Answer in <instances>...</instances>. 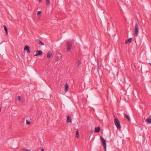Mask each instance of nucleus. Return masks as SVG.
Returning <instances> with one entry per match:
<instances>
[{"label":"nucleus","instance_id":"obj_1","mask_svg":"<svg viewBox=\"0 0 151 151\" xmlns=\"http://www.w3.org/2000/svg\"><path fill=\"white\" fill-rule=\"evenodd\" d=\"M134 35L135 36L137 37L138 35L139 27V25L137 22L135 23L134 27Z\"/></svg>","mask_w":151,"mask_h":151},{"label":"nucleus","instance_id":"obj_2","mask_svg":"<svg viewBox=\"0 0 151 151\" xmlns=\"http://www.w3.org/2000/svg\"><path fill=\"white\" fill-rule=\"evenodd\" d=\"M100 138L103 146L104 149L105 151H106V140L102 136H100Z\"/></svg>","mask_w":151,"mask_h":151},{"label":"nucleus","instance_id":"obj_3","mask_svg":"<svg viewBox=\"0 0 151 151\" xmlns=\"http://www.w3.org/2000/svg\"><path fill=\"white\" fill-rule=\"evenodd\" d=\"M114 122L117 128L118 129H120L121 128V126L120 122L118 121V119L117 118H115L114 119Z\"/></svg>","mask_w":151,"mask_h":151},{"label":"nucleus","instance_id":"obj_4","mask_svg":"<svg viewBox=\"0 0 151 151\" xmlns=\"http://www.w3.org/2000/svg\"><path fill=\"white\" fill-rule=\"evenodd\" d=\"M29 49L30 48L29 46L26 45L24 47V50H27V53H29L30 52Z\"/></svg>","mask_w":151,"mask_h":151},{"label":"nucleus","instance_id":"obj_5","mask_svg":"<svg viewBox=\"0 0 151 151\" xmlns=\"http://www.w3.org/2000/svg\"><path fill=\"white\" fill-rule=\"evenodd\" d=\"M42 52L41 50H37L36 52V53L35 55V56H37L39 55H42Z\"/></svg>","mask_w":151,"mask_h":151},{"label":"nucleus","instance_id":"obj_6","mask_svg":"<svg viewBox=\"0 0 151 151\" xmlns=\"http://www.w3.org/2000/svg\"><path fill=\"white\" fill-rule=\"evenodd\" d=\"M36 41L37 42V43L40 45H44V43L42 42L41 41H40L39 39H37Z\"/></svg>","mask_w":151,"mask_h":151},{"label":"nucleus","instance_id":"obj_7","mask_svg":"<svg viewBox=\"0 0 151 151\" xmlns=\"http://www.w3.org/2000/svg\"><path fill=\"white\" fill-rule=\"evenodd\" d=\"M67 123H69L71 122V119L70 116L69 115L67 117Z\"/></svg>","mask_w":151,"mask_h":151},{"label":"nucleus","instance_id":"obj_8","mask_svg":"<svg viewBox=\"0 0 151 151\" xmlns=\"http://www.w3.org/2000/svg\"><path fill=\"white\" fill-rule=\"evenodd\" d=\"M146 121L148 124H151V117L147 118L146 120Z\"/></svg>","mask_w":151,"mask_h":151},{"label":"nucleus","instance_id":"obj_9","mask_svg":"<svg viewBox=\"0 0 151 151\" xmlns=\"http://www.w3.org/2000/svg\"><path fill=\"white\" fill-rule=\"evenodd\" d=\"M124 117L127 119L129 121H130V118L128 115L125 114V113H124Z\"/></svg>","mask_w":151,"mask_h":151},{"label":"nucleus","instance_id":"obj_10","mask_svg":"<svg viewBox=\"0 0 151 151\" xmlns=\"http://www.w3.org/2000/svg\"><path fill=\"white\" fill-rule=\"evenodd\" d=\"M68 84L67 83H66L65 86V92H66L68 90Z\"/></svg>","mask_w":151,"mask_h":151},{"label":"nucleus","instance_id":"obj_11","mask_svg":"<svg viewBox=\"0 0 151 151\" xmlns=\"http://www.w3.org/2000/svg\"><path fill=\"white\" fill-rule=\"evenodd\" d=\"M132 38H129L128 39L126 40L125 41V43L126 44L128 43V42H129L130 43L132 42Z\"/></svg>","mask_w":151,"mask_h":151},{"label":"nucleus","instance_id":"obj_12","mask_svg":"<svg viewBox=\"0 0 151 151\" xmlns=\"http://www.w3.org/2000/svg\"><path fill=\"white\" fill-rule=\"evenodd\" d=\"M52 54V52H49L47 54V58H50Z\"/></svg>","mask_w":151,"mask_h":151},{"label":"nucleus","instance_id":"obj_13","mask_svg":"<svg viewBox=\"0 0 151 151\" xmlns=\"http://www.w3.org/2000/svg\"><path fill=\"white\" fill-rule=\"evenodd\" d=\"M100 127L95 128V129L94 132H98L100 131Z\"/></svg>","mask_w":151,"mask_h":151},{"label":"nucleus","instance_id":"obj_14","mask_svg":"<svg viewBox=\"0 0 151 151\" xmlns=\"http://www.w3.org/2000/svg\"><path fill=\"white\" fill-rule=\"evenodd\" d=\"M67 47H72L71 43L70 41H67Z\"/></svg>","mask_w":151,"mask_h":151},{"label":"nucleus","instance_id":"obj_15","mask_svg":"<svg viewBox=\"0 0 151 151\" xmlns=\"http://www.w3.org/2000/svg\"><path fill=\"white\" fill-rule=\"evenodd\" d=\"M4 29L6 32V35H7L8 33V31H7V29L5 25H4L3 26Z\"/></svg>","mask_w":151,"mask_h":151},{"label":"nucleus","instance_id":"obj_16","mask_svg":"<svg viewBox=\"0 0 151 151\" xmlns=\"http://www.w3.org/2000/svg\"><path fill=\"white\" fill-rule=\"evenodd\" d=\"M79 137L78 130L77 129L76 131V137L78 138Z\"/></svg>","mask_w":151,"mask_h":151},{"label":"nucleus","instance_id":"obj_17","mask_svg":"<svg viewBox=\"0 0 151 151\" xmlns=\"http://www.w3.org/2000/svg\"><path fill=\"white\" fill-rule=\"evenodd\" d=\"M50 4V0H46V4Z\"/></svg>","mask_w":151,"mask_h":151},{"label":"nucleus","instance_id":"obj_18","mask_svg":"<svg viewBox=\"0 0 151 151\" xmlns=\"http://www.w3.org/2000/svg\"><path fill=\"white\" fill-rule=\"evenodd\" d=\"M71 48V47H67V51H70Z\"/></svg>","mask_w":151,"mask_h":151},{"label":"nucleus","instance_id":"obj_19","mask_svg":"<svg viewBox=\"0 0 151 151\" xmlns=\"http://www.w3.org/2000/svg\"><path fill=\"white\" fill-rule=\"evenodd\" d=\"M41 11H38V12H37V16H39L40 14L41 13Z\"/></svg>","mask_w":151,"mask_h":151},{"label":"nucleus","instance_id":"obj_20","mask_svg":"<svg viewBox=\"0 0 151 151\" xmlns=\"http://www.w3.org/2000/svg\"><path fill=\"white\" fill-rule=\"evenodd\" d=\"M59 60V57L58 56H57L56 57L55 60L56 61H58Z\"/></svg>","mask_w":151,"mask_h":151},{"label":"nucleus","instance_id":"obj_21","mask_svg":"<svg viewBox=\"0 0 151 151\" xmlns=\"http://www.w3.org/2000/svg\"><path fill=\"white\" fill-rule=\"evenodd\" d=\"M26 124L27 125L29 124L30 123V122L29 121H28L27 120H26Z\"/></svg>","mask_w":151,"mask_h":151},{"label":"nucleus","instance_id":"obj_22","mask_svg":"<svg viewBox=\"0 0 151 151\" xmlns=\"http://www.w3.org/2000/svg\"><path fill=\"white\" fill-rule=\"evenodd\" d=\"M18 101H20L21 100V97L20 96H18L17 98Z\"/></svg>","mask_w":151,"mask_h":151},{"label":"nucleus","instance_id":"obj_23","mask_svg":"<svg viewBox=\"0 0 151 151\" xmlns=\"http://www.w3.org/2000/svg\"><path fill=\"white\" fill-rule=\"evenodd\" d=\"M41 151H43L44 150V149H41Z\"/></svg>","mask_w":151,"mask_h":151},{"label":"nucleus","instance_id":"obj_24","mask_svg":"<svg viewBox=\"0 0 151 151\" xmlns=\"http://www.w3.org/2000/svg\"><path fill=\"white\" fill-rule=\"evenodd\" d=\"M42 0H39V2H40Z\"/></svg>","mask_w":151,"mask_h":151},{"label":"nucleus","instance_id":"obj_25","mask_svg":"<svg viewBox=\"0 0 151 151\" xmlns=\"http://www.w3.org/2000/svg\"><path fill=\"white\" fill-rule=\"evenodd\" d=\"M99 69H98V73H99Z\"/></svg>","mask_w":151,"mask_h":151},{"label":"nucleus","instance_id":"obj_26","mask_svg":"<svg viewBox=\"0 0 151 151\" xmlns=\"http://www.w3.org/2000/svg\"><path fill=\"white\" fill-rule=\"evenodd\" d=\"M149 64H150V65L151 66V63H150Z\"/></svg>","mask_w":151,"mask_h":151}]
</instances>
